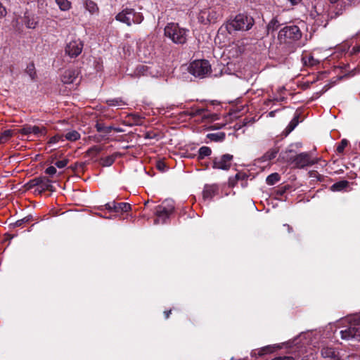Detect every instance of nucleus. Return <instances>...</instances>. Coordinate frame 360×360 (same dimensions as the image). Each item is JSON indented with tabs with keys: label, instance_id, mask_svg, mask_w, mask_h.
Instances as JSON below:
<instances>
[{
	"label": "nucleus",
	"instance_id": "obj_1",
	"mask_svg": "<svg viewBox=\"0 0 360 360\" xmlns=\"http://www.w3.org/2000/svg\"><path fill=\"white\" fill-rule=\"evenodd\" d=\"M340 323V334L342 340L360 342V316H348Z\"/></svg>",
	"mask_w": 360,
	"mask_h": 360
},
{
	"label": "nucleus",
	"instance_id": "obj_2",
	"mask_svg": "<svg viewBox=\"0 0 360 360\" xmlns=\"http://www.w3.org/2000/svg\"><path fill=\"white\" fill-rule=\"evenodd\" d=\"M255 24V20L252 17L240 13L233 19L228 20L219 30V34L223 31L224 29L231 34L233 31H248L252 28Z\"/></svg>",
	"mask_w": 360,
	"mask_h": 360
},
{
	"label": "nucleus",
	"instance_id": "obj_3",
	"mask_svg": "<svg viewBox=\"0 0 360 360\" xmlns=\"http://www.w3.org/2000/svg\"><path fill=\"white\" fill-rule=\"evenodd\" d=\"M188 32V30L181 27L179 24L174 22L168 23L164 29L165 36L176 44H184L187 41Z\"/></svg>",
	"mask_w": 360,
	"mask_h": 360
},
{
	"label": "nucleus",
	"instance_id": "obj_4",
	"mask_svg": "<svg viewBox=\"0 0 360 360\" xmlns=\"http://www.w3.org/2000/svg\"><path fill=\"white\" fill-rule=\"evenodd\" d=\"M223 16V8L217 5L209 8L201 10L198 14V20L203 24L214 23Z\"/></svg>",
	"mask_w": 360,
	"mask_h": 360
},
{
	"label": "nucleus",
	"instance_id": "obj_5",
	"mask_svg": "<svg viewBox=\"0 0 360 360\" xmlns=\"http://www.w3.org/2000/svg\"><path fill=\"white\" fill-rule=\"evenodd\" d=\"M292 150H289V153H291ZM288 151H285L284 153H281L280 155V158L283 159L285 161L288 162L294 163L295 167L298 168H303L307 166L313 165L318 162V159L316 158H311L308 153H301L297 155L295 158H288L287 156V153Z\"/></svg>",
	"mask_w": 360,
	"mask_h": 360
},
{
	"label": "nucleus",
	"instance_id": "obj_6",
	"mask_svg": "<svg viewBox=\"0 0 360 360\" xmlns=\"http://www.w3.org/2000/svg\"><path fill=\"white\" fill-rule=\"evenodd\" d=\"M174 209V202L171 200H165L162 205H158L155 210L156 219L154 221L155 224H162L166 223L169 215Z\"/></svg>",
	"mask_w": 360,
	"mask_h": 360
},
{
	"label": "nucleus",
	"instance_id": "obj_7",
	"mask_svg": "<svg viewBox=\"0 0 360 360\" xmlns=\"http://www.w3.org/2000/svg\"><path fill=\"white\" fill-rule=\"evenodd\" d=\"M115 19L130 26L133 23L140 24L143 20V16L141 13H137L132 8H125L117 14Z\"/></svg>",
	"mask_w": 360,
	"mask_h": 360
},
{
	"label": "nucleus",
	"instance_id": "obj_8",
	"mask_svg": "<svg viewBox=\"0 0 360 360\" xmlns=\"http://www.w3.org/2000/svg\"><path fill=\"white\" fill-rule=\"evenodd\" d=\"M301 37L302 32L297 26L288 25L279 31L278 38L282 42L291 43L299 40Z\"/></svg>",
	"mask_w": 360,
	"mask_h": 360
},
{
	"label": "nucleus",
	"instance_id": "obj_9",
	"mask_svg": "<svg viewBox=\"0 0 360 360\" xmlns=\"http://www.w3.org/2000/svg\"><path fill=\"white\" fill-rule=\"evenodd\" d=\"M189 72L195 77H205L211 72V65L207 60H196L189 66Z\"/></svg>",
	"mask_w": 360,
	"mask_h": 360
},
{
	"label": "nucleus",
	"instance_id": "obj_10",
	"mask_svg": "<svg viewBox=\"0 0 360 360\" xmlns=\"http://www.w3.org/2000/svg\"><path fill=\"white\" fill-rule=\"evenodd\" d=\"M83 46V42L79 39H72L67 44L65 51L70 58H76L82 53Z\"/></svg>",
	"mask_w": 360,
	"mask_h": 360
},
{
	"label": "nucleus",
	"instance_id": "obj_11",
	"mask_svg": "<svg viewBox=\"0 0 360 360\" xmlns=\"http://www.w3.org/2000/svg\"><path fill=\"white\" fill-rule=\"evenodd\" d=\"M233 155L225 154L219 157L214 158L213 160L214 169L228 170L231 166Z\"/></svg>",
	"mask_w": 360,
	"mask_h": 360
},
{
	"label": "nucleus",
	"instance_id": "obj_12",
	"mask_svg": "<svg viewBox=\"0 0 360 360\" xmlns=\"http://www.w3.org/2000/svg\"><path fill=\"white\" fill-rule=\"evenodd\" d=\"M19 132L23 135L34 134L37 137L44 136L46 134V129L44 127L25 125L19 130Z\"/></svg>",
	"mask_w": 360,
	"mask_h": 360
},
{
	"label": "nucleus",
	"instance_id": "obj_13",
	"mask_svg": "<svg viewBox=\"0 0 360 360\" xmlns=\"http://www.w3.org/2000/svg\"><path fill=\"white\" fill-rule=\"evenodd\" d=\"M321 354L323 358H329L332 360H340L339 352L333 347L327 345H323Z\"/></svg>",
	"mask_w": 360,
	"mask_h": 360
},
{
	"label": "nucleus",
	"instance_id": "obj_14",
	"mask_svg": "<svg viewBox=\"0 0 360 360\" xmlns=\"http://www.w3.org/2000/svg\"><path fill=\"white\" fill-rule=\"evenodd\" d=\"M105 207L109 211H115L116 212H126L131 209V205L127 202L116 203L115 202H108Z\"/></svg>",
	"mask_w": 360,
	"mask_h": 360
},
{
	"label": "nucleus",
	"instance_id": "obj_15",
	"mask_svg": "<svg viewBox=\"0 0 360 360\" xmlns=\"http://www.w3.org/2000/svg\"><path fill=\"white\" fill-rule=\"evenodd\" d=\"M218 186L217 184H206L202 191L204 200H211L218 193Z\"/></svg>",
	"mask_w": 360,
	"mask_h": 360
},
{
	"label": "nucleus",
	"instance_id": "obj_16",
	"mask_svg": "<svg viewBox=\"0 0 360 360\" xmlns=\"http://www.w3.org/2000/svg\"><path fill=\"white\" fill-rule=\"evenodd\" d=\"M78 72L76 70L68 69L66 70L61 76V81L64 84H73L77 79Z\"/></svg>",
	"mask_w": 360,
	"mask_h": 360
},
{
	"label": "nucleus",
	"instance_id": "obj_17",
	"mask_svg": "<svg viewBox=\"0 0 360 360\" xmlns=\"http://www.w3.org/2000/svg\"><path fill=\"white\" fill-rule=\"evenodd\" d=\"M31 183L34 186H37L41 190H48L51 187V181L46 177L34 179Z\"/></svg>",
	"mask_w": 360,
	"mask_h": 360
},
{
	"label": "nucleus",
	"instance_id": "obj_18",
	"mask_svg": "<svg viewBox=\"0 0 360 360\" xmlns=\"http://www.w3.org/2000/svg\"><path fill=\"white\" fill-rule=\"evenodd\" d=\"M302 60L304 65L314 67L319 64L321 59L314 58L313 55L305 54L302 56Z\"/></svg>",
	"mask_w": 360,
	"mask_h": 360
},
{
	"label": "nucleus",
	"instance_id": "obj_19",
	"mask_svg": "<svg viewBox=\"0 0 360 360\" xmlns=\"http://www.w3.org/2000/svg\"><path fill=\"white\" fill-rule=\"evenodd\" d=\"M149 74H150V72H148V66L142 64L137 65L133 73H129L132 77H138L142 75L145 76Z\"/></svg>",
	"mask_w": 360,
	"mask_h": 360
},
{
	"label": "nucleus",
	"instance_id": "obj_20",
	"mask_svg": "<svg viewBox=\"0 0 360 360\" xmlns=\"http://www.w3.org/2000/svg\"><path fill=\"white\" fill-rule=\"evenodd\" d=\"M349 186V181L347 180L340 181L335 183L330 187V190L334 192L342 191Z\"/></svg>",
	"mask_w": 360,
	"mask_h": 360
},
{
	"label": "nucleus",
	"instance_id": "obj_21",
	"mask_svg": "<svg viewBox=\"0 0 360 360\" xmlns=\"http://www.w3.org/2000/svg\"><path fill=\"white\" fill-rule=\"evenodd\" d=\"M84 6L86 10L88 11L91 15L98 13V7L97 4L91 0H86Z\"/></svg>",
	"mask_w": 360,
	"mask_h": 360
},
{
	"label": "nucleus",
	"instance_id": "obj_22",
	"mask_svg": "<svg viewBox=\"0 0 360 360\" xmlns=\"http://www.w3.org/2000/svg\"><path fill=\"white\" fill-rule=\"evenodd\" d=\"M280 348H281V347L279 346L278 345H267V346H265V347L261 348L258 351V355L262 356L266 354H270V353L274 352L276 349H280Z\"/></svg>",
	"mask_w": 360,
	"mask_h": 360
},
{
	"label": "nucleus",
	"instance_id": "obj_23",
	"mask_svg": "<svg viewBox=\"0 0 360 360\" xmlns=\"http://www.w3.org/2000/svg\"><path fill=\"white\" fill-rule=\"evenodd\" d=\"M64 139L70 141H75L80 139V134L76 130H70L63 136Z\"/></svg>",
	"mask_w": 360,
	"mask_h": 360
},
{
	"label": "nucleus",
	"instance_id": "obj_24",
	"mask_svg": "<svg viewBox=\"0 0 360 360\" xmlns=\"http://www.w3.org/2000/svg\"><path fill=\"white\" fill-rule=\"evenodd\" d=\"M25 24L27 28L34 29L36 27L37 25V21L35 20L34 17H30L29 15H25Z\"/></svg>",
	"mask_w": 360,
	"mask_h": 360
},
{
	"label": "nucleus",
	"instance_id": "obj_25",
	"mask_svg": "<svg viewBox=\"0 0 360 360\" xmlns=\"http://www.w3.org/2000/svg\"><path fill=\"white\" fill-rule=\"evenodd\" d=\"M206 112H207V110L205 108H194V109H191L188 112V114L191 117H193L198 116V115H200L202 117H207Z\"/></svg>",
	"mask_w": 360,
	"mask_h": 360
},
{
	"label": "nucleus",
	"instance_id": "obj_26",
	"mask_svg": "<svg viewBox=\"0 0 360 360\" xmlns=\"http://www.w3.org/2000/svg\"><path fill=\"white\" fill-rule=\"evenodd\" d=\"M212 153L211 149L207 146H202L198 150V159L202 160L205 157L210 155Z\"/></svg>",
	"mask_w": 360,
	"mask_h": 360
},
{
	"label": "nucleus",
	"instance_id": "obj_27",
	"mask_svg": "<svg viewBox=\"0 0 360 360\" xmlns=\"http://www.w3.org/2000/svg\"><path fill=\"white\" fill-rule=\"evenodd\" d=\"M56 3L63 11H67L71 8V3L68 0H56Z\"/></svg>",
	"mask_w": 360,
	"mask_h": 360
},
{
	"label": "nucleus",
	"instance_id": "obj_28",
	"mask_svg": "<svg viewBox=\"0 0 360 360\" xmlns=\"http://www.w3.org/2000/svg\"><path fill=\"white\" fill-rule=\"evenodd\" d=\"M278 153V149L277 148H271L264 155L263 159L264 160H271L276 157Z\"/></svg>",
	"mask_w": 360,
	"mask_h": 360
},
{
	"label": "nucleus",
	"instance_id": "obj_29",
	"mask_svg": "<svg viewBox=\"0 0 360 360\" xmlns=\"http://www.w3.org/2000/svg\"><path fill=\"white\" fill-rule=\"evenodd\" d=\"M225 134L224 132H217L209 134L207 137L214 141H222L225 139Z\"/></svg>",
	"mask_w": 360,
	"mask_h": 360
},
{
	"label": "nucleus",
	"instance_id": "obj_30",
	"mask_svg": "<svg viewBox=\"0 0 360 360\" xmlns=\"http://www.w3.org/2000/svg\"><path fill=\"white\" fill-rule=\"evenodd\" d=\"M106 103L110 106H115L118 108H122L123 105H126L125 102H124L120 98H113L109 99L106 101Z\"/></svg>",
	"mask_w": 360,
	"mask_h": 360
},
{
	"label": "nucleus",
	"instance_id": "obj_31",
	"mask_svg": "<svg viewBox=\"0 0 360 360\" xmlns=\"http://www.w3.org/2000/svg\"><path fill=\"white\" fill-rule=\"evenodd\" d=\"M279 180V174L278 173H272L266 177V182L268 185H274Z\"/></svg>",
	"mask_w": 360,
	"mask_h": 360
},
{
	"label": "nucleus",
	"instance_id": "obj_32",
	"mask_svg": "<svg viewBox=\"0 0 360 360\" xmlns=\"http://www.w3.org/2000/svg\"><path fill=\"white\" fill-rule=\"evenodd\" d=\"M280 26V23L276 18H273L267 25V32H273L276 30Z\"/></svg>",
	"mask_w": 360,
	"mask_h": 360
},
{
	"label": "nucleus",
	"instance_id": "obj_33",
	"mask_svg": "<svg viewBox=\"0 0 360 360\" xmlns=\"http://www.w3.org/2000/svg\"><path fill=\"white\" fill-rule=\"evenodd\" d=\"M115 158L113 155H109L101 159V165L104 167H109L112 165Z\"/></svg>",
	"mask_w": 360,
	"mask_h": 360
},
{
	"label": "nucleus",
	"instance_id": "obj_34",
	"mask_svg": "<svg viewBox=\"0 0 360 360\" xmlns=\"http://www.w3.org/2000/svg\"><path fill=\"white\" fill-rule=\"evenodd\" d=\"M13 136V131L11 130L4 131L0 136V142L5 143Z\"/></svg>",
	"mask_w": 360,
	"mask_h": 360
},
{
	"label": "nucleus",
	"instance_id": "obj_35",
	"mask_svg": "<svg viewBox=\"0 0 360 360\" xmlns=\"http://www.w3.org/2000/svg\"><path fill=\"white\" fill-rule=\"evenodd\" d=\"M26 72L29 75L32 79H34L36 75L35 67L33 63L29 64L26 68Z\"/></svg>",
	"mask_w": 360,
	"mask_h": 360
},
{
	"label": "nucleus",
	"instance_id": "obj_36",
	"mask_svg": "<svg viewBox=\"0 0 360 360\" xmlns=\"http://www.w3.org/2000/svg\"><path fill=\"white\" fill-rule=\"evenodd\" d=\"M64 137L63 135L57 134L53 137H51L49 141V144H55L59 141H64Z\"/></svg>",
	"mask_w": 360,
	"mask_h": 360
},
{
	"label": "nucleus",
	"instance_id": "obj_37",
	"mask_svg": "<svg viewBox=\"0 0 360 360\" xmlns=\"http://www.w3.org/2000/svg\"><path fill=\"white\" fill-rule=\"evenodd\" d=\"M348 145V141L346 139H342L341 142L337 146V151L339 153H341L344 151L345 147Z\"/></svg>",
	"mask_w": 360,
	"mask_h": 360
},
{
	"label": "nucleus",
	"instance_id": "obj_38",
	"mask_svg": "<svg viewBox=\"0 0 360 360\" xmlns=\"http://www.w3.org/2000/svg\"><path fill=\"white\" fill-rule=\"evenodd\" d=\"M68 163V160L67 159H63L62 160L57 161L55 163V165L58 168L62 169V168H64L65 167H66Z\"/></svg>",
	"mask_w": 360,
	"mask_h": 360
},
{
	"label": "nucleus",
	"instance_id": "obj_39",
	"mask_svg": "<svg viewBox=\"0 0 360 360\" xmlns=\"http://www.w3.org/2000/svg\"><path fill=\"white\" fill-rule=\"evenodd\" d=\"M45 172L50 176H53L56 173V169L53 166H50L46 169Z\"/></svg>",
	"mask_w": 360,
	"mask_h": 360
},
{
	"label": "nucleus",
	"instance_id": "obj_40",
	"mask_svg": "<svg viewBox=\"0 0 360 360\" xmlns=\"http://www.w3.org/2000/svg\"><path fill=\"white\" fill-rule=\"evenodd\" d=\"M298 123V121L296 117H294L293 120L290 122L289 125L288 126V128L289 129L290 131L293 130L295 127L297 126Z\"/></svg>",
	"mask_w": 360,
	"mask_h": 360
},
{
	"label": "nucleus",
	"instance_id": "obj_41",
	"mask_svg": "<svg viewBox=\"0 0 360 360\" xmlns=\"http://www.w3.org/2000/svg\"><path fill=\"white\" fill-rule=\"evenodd\" d=\"M100 152V148L99 147L96 146H94L91 148H90L88 150H87V153L88 154H91V153H98Z\"/></svg>",
	"mask_w": 360,
	"mask_h": 360
},
{
	"label": "nucleus",
	"instance_id": "obj_42",
	"mask_svg": "<svg viewBox=\"0 0 360 360\" xmlns=\"http://www.w3.org/2000/svg\"><path fill=\"white\" fill-rule=\"evenodd\" d=\"M311 335V333H302L299 335L298 338H295L294 340H293V342L295 345H297L298 343L297 342V340L298 339H302V338H306L307 337H309V335Z\"/></svg>",
	"mask_w": 360,
	"mask_h": 360
},
{
	"label": "nucleus",
	"instance_id": "obj_43",
	"mask_svg": "<svg viewBox=\"0 0 360 360\" xmlns=\"http://www.w3.org/2000/svg\"><path fill=\"white\" fill-rule=\"evenodd\" d=\"M6 14V10L4 6L0 3V18L4 17Z\"/></svg>",
	"mask_w": 360,
	"mask_h": 360
},
{
	"label": "nucleus",
	"instance_id": "obj_44",
	"mask_svg": "<svg viewBox=\"0 0 360 360\" xmlns=\"http://www.w3.org/2000/svg\"><path fill=\"white\" fill-rule=\"evenodd\" d=\"M360 52V45L354 46L351 50V54H356Z\"/></svg>",
	"mask_w": 360,
	"mask_h": 360
},
{
	"label": "nucleus",
	"instance_id": "obj_45",
	"mask_svg": "<svg viewBox=\"0 0 360 360\" xmlns=\"http://www.w3.org/2000/svg\"><path fill=\"white\" fill-rule=\"evenodd\" d=\"M29 221V219H27V218H24V219H20V220H18V221L15 222V225H16L17 226H21L23 223L27 222V221Z\"/></svg>",
	"mask_w": 360,
	"mask_h": 360
},
{
	"label": "nucleus",
	"instance_id": "obj_46",
	"mask_svg": "<svg viewBox=\"0 0 360 360\" xmlns=\"http://www.w3.org/2000/svg\"><path fill=\"white\" fill-rule=\"evenodd\" d=\"M272 360H294V359L292 356H279Z\"/></svg>",
	"mask_w": 360,
	"mask_h": 360
},
{
	"label": "nucleus",
	"instance_id": "obj_47",
	"mask_svg": "<svg viewBox=\"0 0 360 360\" xmlns=\"http://www.w3.org/2000/svg\"><path fill=\"white\" fill-rule=\"evenodd\" d=\"M105 127H103L101 124H96V129H97V131H99V132H101V131H104L105 132Z\"/></svg>",
	"mask_w": 360,
	"mask_h": 360
},
{
	"label": "nucleus",
	"instance_id": "obj_48",
	"mask_svg": "<svg viewBox=\"0 0 360 360\" xmlns=\"http://www.w3.org/2000/svg\"><path fill=\"white\" fill-rule=\"evenodd\" d=\"M292 5L298 4L301 0H288Z\"/></svg>",
	"mask_w": 360,
	"mask_h": 360
},
{
	"label": "nucleus",
	"instance_id": "obj_49",
	"mask_svg": "<svg viewBox=\"0 0 360 360\" xmlns=\"http://www.w3.org/2000/svg\"><path fill=\"white\" fill-rule=\"evenodd\" d=\"M113 128L112 127H105V133H110V131Z\"/></svg>",
	"mask_w": 360,
	"mask_h": 360
},
{
	"label": "nucleus",
	"instance_id": "obj_50",
	"mask_svg": "<svg viewBox=\"0 0 360 360\" xmlns=\"http://www.w3.org/2000/svg\"><path fill=\"white\" fill-rule=\"evenodd\" d=\"M165 318L168 319L169 316V314H171V310L165 311Z\"/></svg>",
	"mask_w": 360,
	"mask_h": 360
},
{
	"label": "nucleus",
	"instance_id": "obj_51",
	"mask_svg": "<svg viewBox=\"0 0 360 360\" xmlns=\"http://www.w3.org/2000/svg\"><path fill=\"white\" fill-rule=\"evenodd\" d=\"M133 116L135 118V121L136 122V124H139V120H138L140 118L139 115H133Z\"/></svg>",
	"mask_w": 360,
	"mask_h": 360
},
{
	"label": "nucleus",
	"instance_id": "obj_52",
	"mask_svg": "<svg viewBox=\"0 0 360 360\" xmlns=\"http://www.w3.org/2000/svg\"><path fill=\"white\" fill-rule=\"evenodd\" d=\"M284 226H286L288 232L291 231L292 228L288 224H284Z\"/></svg>",
	"mask_w": 360,
	"mask_h": 360
},
{
	"label": "nucleus",
	"instance_id": "obj_53",
	"mask_svg": "<svg viewBox=\"0 0 360 360\" xmlns=\"http://www.w3.org/2000/svg\"><path fill=\"white\" fill-rule=\"evenodd\" d=\"M275 111H271L269 112V116L273 117L274 115Z\"/></svg>",
	"mask_w": 360,
	"mask_h": 360
},
{
	"label": "nucleus",
	"instance_id": "obj_54",
	"mask_svg": "<svg viewBox=\"0 0 360 360\" xmlns=\"http://www.w3.org/2000/svg\"><path fill=\"white\" fill-rule=\"evenodd\" d=\"M117 132H120V131H122V130L120 128H117V129H114Z\"/></svg>",
	"mask_w": 360,
	"mask_h": 360
},
{
	"label": "nucleus",
	"instance_id": "obj_55",
	"mask_svg": "<svg viewBox=\"0 0 360 360\" xmlns=\"http://www.w3.org/2000/svg\"><path fill=\"white\" fill-rule=\"evenodd\" d=\"M339 0H330V1L333 4H335L336 2H338Z\"/></svg>",
	"mask_w": 360,
	"mask_h": 360
}]
</instances>
